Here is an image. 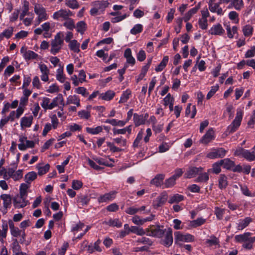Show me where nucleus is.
Masks as SVG:
<instances>
[{"label": "nucleus", "mask_w": 255, "mask_h": 255, "mask_svg": "<svg viewBox=\"0 0 255 255\" xmlns=\"http://www.w3.org/2000/svg\"><path fill=\"white\" fill-rule=\"evenodd\" d=\"M34 11L36 14L37 17L34 21V26H36L43 21H45L48 19L49 16L47 13L45 8L42 4L38 3L34 4Z\"/></svg>", "instance_id": "obj_1"}, {"label": "nucleus", "mask_w": 255, "mask_h": 255, "mask_svg": "<svg viewBox=\"0 0 255 255\" xmlns=\"http://www.w3.org/2000/svg\"><path fill=\"white\" fill-rule=\"evenodd\" d=\"M235 239L239 242L243 243V248L248 250L251 249L253 244L255 242V237H251V233L249 232L237 235Z\"/></svg>", "instance_id": "obj_2"}, {"label": "nucleus", "mask_w": 255, "mask_h": 255, "mask_svg": "<svg viewBox=\"0 0 255 255\" xmlns=\"http://www.w3.org/2000/svg\"><path fill=\"white\" fill-rule=\"evenodd\" d=\"M109 4L108 0H96L92 2L91 5L93 7L90 11V14L95 16L101 14Z\"/></svg>", "instance_id": "obj_3"}, {"label": "nucleus", "mask_w": 255, "mask_h": 255, "mask_svg": "<svg viewBox=\"0 0 255 255\" xmlns=\"http://www.w3.org/2000/svg\"><path fill=\"white\" fill-rule=\"evenodd\" d=\"M64 44V41L61 34L57 33L54 36L53 39L51 41L50 52L53 55H55L60 52Z\"/></svg>", "instance_id": "obj_4"}, {"label": "nucleus", "mask_w": 255, "mask_h": 255, "mask_svg": "<svg viewBox=\"0 0 255 255\" xmlns=\"http://www.w3.org/2000/svg\"><path fill=\"white\" fill-rule=\"evenodd\" d=\"M243 111L242 109H238L235 119L230 125L227 129V132L229 133H233L236 131L241 125L243 117Z\"/></svg>", "instance_id": "obj_5"}, {"label": "nucleus", "mask_w": 255, "mask_h": 255, "mask_svg": "<svg viewBox=\"0 0 255 255\" xmlns=\"http://www.w3.org/2000/svg\"><path fill=\"white\" fill-rule=\"evenodd\" d=\"M235 156L242 157L249 161L255 160V152H251L249 150L245 149L242 147L238 148L234 152Z\"/></svg>", "instance_id": "obj_6"}, {"label": "nucleus", "mask_w": 255, "mask_h": 255, "mask_svg": "<svg viewBox=\"0 0 255 255\" xmlns=\"http://www.w3.org/2000/svg\"><path fill=\"white\" fill-rule=\"evenodd\" d=\"M23 170L18 169L15 171L13 168H8L7 172H5L4 175V179L8 180L11 178L14 181H19L23 177Z\"/></svg>", "instance_id": "obj_7"}, {"label": "nucleus", "mask_w": 255, "mask_h": 255, "mask_svg": "<svg viewBox=\"0 0 255 255\" xmlns=\"http://www.w3.org/2000/svg\"><path fill=\"white\" fill-rule=\"evenodd\" d=\"M72 12L68 9L61 8L54 12L52 16L53 19L56 20H65L72 15Z\"/></svg>", "instance_id": "obj_8"}, {"label": "nucleus", "mask_w": 255, "mask_h": 255, "mask_svg": "<svg viewBox=\"0 0 255 255\" xmlns=\"http://www.w3.org/2000/svg\"><path fill=\"white\" fill-rule=\"evenodd\" d=\"M174 240L176 244H179L180 242H191L194 241V237L191 234H183L177 231L174 233Z\"/></svg>", "instance_id": "obj_9"}, {"label": "nucleus", "mask_w": 255, "mask_h": 255, "mask_svg": "<svg viewBox=\"0 0 255 255\" xmlns=\"http://www.w3.org/2000/svg\"><path fill=\"white\" fill-rule=\"evenodd\" d=\"M146 235L148 236L160 238L164 234V231L159 226L150 225L146 229Z\"/></svg>", "instance_id": "obj_10"}, {"label": "nucleus", "mask_w": 255, "mask_h": 255, "mask_svg": "<svg viewBox=\"0 0 255 255\" xmlns=\"http://www.w3.org/2000/svg\"><path fill=\"white\" fill-rule=\"evenodd\" d=\"M19 141L20 143L18 144V148L21 151H24L27 148H32L35 146V142L32 140H27L25 136H20Z\"/></svg>", "instance_id": "obj_11"}, {"label": "nucleus", "mask_w": 255, "mask_h": 255, "mask_svg": "<svg viewBox=\"0 0 255 255\" xmlns=\"http://www.w3.org/2000/svg\"><path fill=\"white\" fill-rule=\"evenodd\" d=\"M226 150L223 148L212 149L208 154L207 157L210 159L222 158L225 156Z\"/></svg>", "instance_id": "obj_12"}, {"label": "nucleus", "mask_w": 255, "mask_h": 255, "mask_svg": "<svg viewBox=\"0 0 255 255\" xmlns=\"http://www.w3.org/2000/svg\"><path fill=\"white\" fill-rule=\"evenodd\" d=\"M20 52L26 61L30 60H37L39 57V55L37 53L31 50H27L24 46L21 48Z\"/></svg>", "instance_id": "obj_13"}, {"label": "nucleus", "mask_w": 255, "mask_h": 255, "mask_svg": "<svg viewBox=\"0 0 255 255\" xmlns=\"http://www.w3.org/2000/svg\"><path fill=\"white\" fill-rule=\"evenodd\" d=\"M168 198L167 193L165 191L162 192L155 200L153 201L152 205L155 209L163 206L166 202Z\"/></svg>", "instance_id": "obj_14"}, {"label": "nucleus", "mask_w": 255, "mask_h": 255, "mask_svg": "<svg viewBox=\"0 0 255 255\" xmlns=\"http://www.w3.org/2000/svg\"><path fill=\"white\" fill-rule=\"evenodd\" d=\"M117 192L116 191H112L106 193L103 195H100L98 198L99 203L109 202L114 200L116 197Z\"/></svg>", "instance_id": "obj_15"}, {"label": "nucleus", "mask_w": 255, "mask_h": 255, "mask_svg": "<svg viewBox=\"0 0 255 255\" xmlns=\"http://www.w3.org/2000/svg\"><path fill=\"white\" fill-rule=\"evenodd\" d=\"M26 197L24 196L17 195L13 199V204L16 208H21L26 206L28 203Z\"/></svg>", "instance_id": "obj_16"}, {"label": "nucleus", "mask_w": 255, "mask_h": 255, "mask_svg": "<svg viewBox=\"0 0 255 255\" xmlns=\"http://www.w3.org/2000/svg\"><path fill=\"white\" fill-rule=\"evenodd\" d=\"M148 117V114L143 115H138L136 113L133 114V122L135 127H138L145 124V121Z\"/></svg>", "instance_id": "obj_17"}, {"label": "nucleus", "mask_w": 255, "mask_h": 255, "mask_svg": "<svg viewBox=\"0 0 255 255\" xmlns=\"http://www.w3.org/2000/svg\"><path fill=\"white\" fill-rule=\"evenodd\" d=\"M38 67L42 74L40 76L41 80L44 82L48 81L49 80L48 75L50 71L47 66L45 64L40 63L38 64Z\"/></svg>", "instance_id": "obj_18"}, {"label": "nucleus", "mask_w": 255, "mask_h": 255, "mask_svg": "<svg viewBox=\"0 0 255 255\" xmlns=\"http://www.w3.org/2000/svg\"><path fill=\"white\" fill-rule=\"evenodd\" d=\"M225 33V30L220 23L213 25L209 30V33L214 35H222Z\"/></svg>", "instance_id": "obj_19"}, {"label": "nucleus", "mask_w": 255, "mask_h": 255, "mask_svg": "<svg viewBox=\"0 0 255 255\" xmlns=\"http://www.w3.org/2000/svg\"><path fill=\"white\" fill-rule=\"evenodd\" d=\"M203 170V168L202 167H189L187 170L186 172L184 174V176L186 178H191L201 172Z\"/></svg>", "instance_id": "obj_20"}, {"label": "nucleus", "mask_w": 255, "mask_h": 255, "mask_svg": "<svg viewBox=\"0 0 255 255\" xmlns=\"http://www.w3.org/2000/svg\"><path fill=\"white\" fill-rule=\"evenodd\" d=\"M215 138L214 131L213 128H210L202 137L200 142L204 144H207Z\"/></svg>", "instance_id": "obj_21"}, {"label": "nucleus", "mask_w": 255, "mask_h": 255, "mask_svg": "<svg viewBox=\"0 0 255 255\" xmlns=\"http://www.w3.org/2000/svg\"><path fill=\"white\" fill-rule=\"evenodd\" d=\"M24 108L19 106L16 111H11L8 117L10 121L13 122L15 119H18L23 113Z\"/></svg>", "instance_id": "obj_22"}, {"label": "nucleus", "mask_w": 255, "mask_h": 255, "mask_svg": "<svg viewBox=\"0 0 255 255\" xmlns=\"http://www.w3.org/2000/svg\"><path fill=\"white\" fill-rule=\"evenodd\" d=\"M33 117L32 116H24L21 119L20 127L22 129L26 128H29L32 123Z\"/></svg>", "instance_id": "obj_23"}, {"label": "nucleus", "mask_w": 255, "mask_h": 255, "mask_svg": "<svg viewBox=\"0 0 255 255\" xmlns=\"http://www.w3.org/2000/svg\"><path fill=\"white\" fill-rule=\"evenodd\" d=\"M59 104L62 105L63 107L65 106L64 99L61 94H59L52 100L51 102V110L57 107Z\"/></svg>", "instance_id": "obj_24"}, {"label": "nucleus", "mask_w": 255, "mask_h": 255, "mask_svg": "<svg viewBox=\"0 0 255 255\" xmlns=\"http://www.w3.org/2000/svg\"><path fill=\"white\" fill-rule=\"evenodd\" d=\"M41 27L43 31V36L44 38H48L51 37V33L49 32L51 29V24L50 22L47 21L43 23Z\"/></svg>", "instance_id": "obj_25"}, {"label": "nucleus", "mask_w": 255, "mask_h": 255, "mask_svg": "<svg viewBox=\"0 0 255 255\" xmlns=\"http://www.w3.org/2000/svg\"><path fill=\"white\" fill-rule=\"evenodd\" d=\"M197 113L196 108L195 106H192L191 103H189L185 110V116L187 117H190L193 119L195 117Z\"/></svg>", "instance_id": "obj_26"}, {"label": "nucleus", "mask_w": 255, "mask_h": 255, "mask_svg": "<svg viewBox=\"0 0 255 255\" xmlns=\"http://www.w3.org/2000/svg\"><path fill=\"white\" fill-rule=\"evenodd\" d=\"M252 222V219L249 217H246L244 219H240L238 221L237 229L242 230L247 227L249 224Z\"/></svg>", "instance_id": "obj_27"}, {"label": "nucleus", "mask_w": 255, "mask_h": 255, "mask_svg": "<svg viewBox=\"0 0 255 255\" xmlns=\"http://www.w3.org/2000/svg\"><path fill=\"white\" fill-rule=\"evenodd\" d=\"M103 224L108 225L110 227H116L118 228L122 226V223L119 219H110L108 220L104 221Z\"/></svg>", "instance_id": "obj_28"}, {"label": "nucleus", "mask_w": 255, "mask_h": 255, "mask_svg": "<svg viewBox=\"0 0 255 255\" xmlns=\"http://www.w3.org/2000/svg\"><path fill=\"white\" fill-rule=\"evenodd\" d=\"M124 57L126 58L127 63L130 64L131 66L134 65L135 60L132 56L131 50L130 48H127L126 49L124 52Z\"/></svg>", "instance_id": "obj_29"}, {"label": "nucleus", "mask_w": 255, "mask_h": 255, "mask_svg": "<svg viewBox=\"0 0 255 255\" xmlns=\"http://www.w3.org/2000/svg\"><path fill=\"white\" fill-rule=\"evenodd\" d=\"M13 32V27L9 26L6 29H4L1 33H0V41L3 40L4 38L8 39L12 35Z\"/></svg>", "instance_id": "obj_30"}, {"label": "nucleus", "mask_w": 255, "mask_h": 255, "mask_svg": "<svg viewBox=\"0 0 255 255\" xmlns=\"http://www.w3.org/2000/svg\"><path fill=\"white\" fill-rule=\"evenodd\" d=\"M132 126L129 125L126 128L121 129H118L116 128H113V131L114 135H118V134H125L127 132H128V134H130L131 132Z\"/></svg>", "instance_id": "obj_31"}, {"label": "nucleus", "mask_w": 255, "mask_h": 255, "mask_svg": "<svg viewBox=\"0 0 255 255\" xmlns=\"http://www.w3.org/2000/svg\"><path fill=\"white\" fill-rule=\"evenodd\" d=\"M70 104L75 105L78 107H80V100L79 97L75 95L69 96L67 98L66 105Z\"/></svg>", "instance_id": "obj_32"}, {"label": "nucleus", "mask_w": 255, "mask_h": 255, "mask_svg": "<svg viewBox=\"0 0 255 255\" xmlns=\"http://www.w3.org/2000/svg\"><path fill=\"white\" fill-rule=\"evenodd\" d=\"M29 10V3L26 0H24L22 2V12L19 15V19L20 20L23 19L26 15L28 14Z\"/></svg>", "instance_id": "obj_33"}, {"label": "nucleus", "mask_w": 255, "mask_h": 255, "mask_svg": "<svg viewBox=\"0 0 255 255\" xmlns=\"http://www.w3.org/2000/svg\"><path fill=\"white\" fill-rule=\"evenodd\" d=\"M164 177L165 175L163 174H157L150 181V184L156 187L160 186L163 183Z\"/></svg>", "instance_id": "obj_34"}, {"label": "nucleus", "mask_w": 255, "mask_h": 255, "mask_svg": "<svg viewBox=\"0 0 255 255\" xmlns=\"http://www.w3.org/2000/svg\"><path fill=\"white\" fill-rule=\"evenodd\" d=\"M115 96V92L112 90H108L100 94L99 98L105 101L111 100Z\"/></svg>", "instance_id": "obj_35"}, {"label": "nucleus", "mask_w": 255, "mask_h": 255, "mask_svg": "<svg viewBox=\"0 0 255 255\" xmlns=\"http://www.w3.org/2000/svg\"><path fill=\"white\" fill-rule=\"evenodd\" d=\"M173 243V237L171 230H169L163 240V244L166 247L170 246Z\"/></svg>", "instance_id": "obj_36"}, {"label": "nucleus", "mask_w": 255, "mask_h": 255, "mask_svg": "<svg viewBox=\"0 0 255 255\" xmlns=\"http://www.w3.org/2000/svg\"><path fill=\"white\" fill-rule=\"evenodd\" d=\"M228 185L227 176L224 174H221L218 179V186L220 189H225Z\"/></svg>", "instance_id": "obj_37"}, {"label": "nucleus", "mask_w": 255, "mask_h": 255, "mask_svg": "<svg viewBox=\"0 0 255 255\" xmlns=\"http://www.w3.org/2000/svg\"><path fill=\"white\" fill-rule=\"evenodd\" d=\"M221 163L223 168L232 170L234 167V162L229 158H225L221 160Z\"/></svg>", "instance_id": "obj_38"}, {"label": "nucleus", "mask_w": 255, "mask_h": 255, "mask_svg": "<svg viewBox=\"0 0 255 255\" xmlns=\"http://www.w3.org/2000/svg\"><path fill=\"white\" fill-rule=\"evenodd\" d=\"M169 60L168 56H164L160 63L155 67V70L156 72L162 71L167 65Z\"/></svg>", "instance_id": "obj_39"}, {"label": "nucleus", "mask_w": 255, "mask_h": 255, "mask_svg": "<svg viewBox=\"0 0 255 255\" xmlns=\"http://www.w3.org/2000/svg\"><path fill=\"white\" fill-rule=\"evenodd\" d=\"M219 240L214 236H211L205 241L206 245L208 247L219 245Z\"/></svg>", "instance_id": "obj_40"}, {"label": "nucleus", "mask_w": 255, "mask_h": 255, "mask_svg": "<svg viewBox=\"0 0 255 255\" xmlns=\"http://www.w3.org/2000/svg\"><path fill=\"white\" fill-rule=\"evenodd\" d=\"M49 168L50 165L49 164H46L44 166H42L41 164H38L36 165L39 175H42L46 173L49 170Z\"/></svg>", "instance_id": "obj_41"}, {"label": "nucleus", "mask_w": 255, "mask_h": 255, "mask_svg": "<svg viewBox=\"0 0 255 255\" xmlns=\"http://www.w3.org/2000/svg\"><path fill=\"white\" fill-rule=\"evenodd\" d=\"M183 200H184L183 196L178 194H174V195L171 196L169 197L168 202L170 204H173L174 203H179V202L183 201Z\"/></svg>", "instance_id": "obj_42"}, {"label": "nucleus", "mask_w": 255, "mask_h": 255, "mask_svg": "<svg viewBox=\"0 0 255 255\" xmlns=\"http://www.w3.org/2000/svg\"><path fill=\"white\" fill-rule=\"evenodd\" d=\"M37 178V173L34 171L28 172L24 176L25 181L28 184H30L32 181L34 180Z\"/></svg>", "instance_id": "obj_43"}, {"label": "nucleus", "mask_w": 255, "mask_h": 255, "mask_svg": "<svg viewBox=\"0 0 255 255\" xmlns=\"http://www.w3.org/2000/svg\"><path fill=\"white\" fill-rule=\"evenodd\" d=\"M69 43V47L71 50L73 51L75 53L79 52L80 44L76 40H72Z\"/></svg>", "instance_id": "obj_44"}, {"label": "nucleus", "mask_w": 255, "mask_h": 255, "mask_svg": "<svg viewBox=\"0 0 255 255\" xmlns=\"http://www.w3.org/2000/svg\"><path fill=\"white\" fill-rule=\"evenodd\" d=\"M85 225L79 222L77 224H74L72 226L71 228V231L73 233L74 235H75L78 232L82 230L84 227Z\"/></svg>", "instance_id": "obj_45"}, {"label": "nucleus", "mask_w": 255, "mask_h": 255, "mask_svg": "<svg viewBox=\"0 0 255 255\" xmlns=\"http://www.w3.org/2000/svg\"><path fill=\"white\" fill-rule=\"evenodd\" d=\"M206 222V219L203 218H198L196 220L190 222V226L193 228H196L204 224Z\"/></svg>", "instance_id": "obj_46"}, {"label": "nucleus", "mask_w": 255, "mask_h": 255, "mask_svg": "<svg viewBox=\"0 0 255 255\" xmlns=\"http://www.w3.org/2000/svg\"><path fill=\"white\" fill-rule=\"evenodd\" d=\"M131 233L136 234L138 236H143L146 234V229L144 230L143 228L137 226L131 227Z\"/></svg>", "instance_id": "obj_47"}, {"label": "nucleus", "mask_w": 255, "mask_h": 255, "mask_svg": "<svg viewBox=\"0 0 255 255\" xmlns=\"http://www.w3.org/2000/svg\"><path fill=\"white\" fill-rule=\"evenodd\" d=\"M102 126H98L95 128L87 127L86 128V131L92 134H97L103 131Z\"/></svg>", "instance_id": "obj_48"}, {"label": "nucleus", "mask_w": 255, "mask_h": 255, "mask_svg": "<svg viewBox=\"0 0 255 255\" xmlns=\"http://www.w3.org/2000/svg\"><path fill=\"white\" fill-rule=\"evenodd\" d=\"M63 26L69 30H73L75 28L74 20L70 17L65 20V22L63 23Z\"/></svg>", "instance_id": "obj_49"}, {"label": "nucleus", "mask_w": 255, "mask_h": 255, "mask_svg": "<svg viewBox=\"0 0 255 255\" xmlns=\"http://www.w3.org/2000/svg\"><path fill=\"white\" fill-rule=\"evenodd\" d=\"M42 108L44 110H51L50 99L47 97L42 98V102L41 103Z\"/></svg>", "instance_id": "obj_50"}, {"label": "nucleus", "mask_w": 255, "mask_h": 255, "mask_svg": "<svg viewBox=\"0 0 255 255\" xmlns=\"http://www.w3.org/2000/svg\"><path fill=\"white\" fill-rule=\"evenodd\" d=\"M56 79L61 83H64L66 79L65 76L63 74V68H58L56 71Z\"/></svg>", "instance_id": "obj_51"}, {"label": "nucleus", "mask_w": 255, "mask_h": 255, "mask_svg": "<svg viewBox=\"0 0 255 255\" xmlns=\"http://www.w3.org/2000/svg\"><path fill=\"white\" fill-rule=\"evenodd\" d=\"M131 95V91L127 89L125 91H124L120 98L119 101L120 103H124L127 102V101L129 98L130 96Z\"/></svg>", "instance_id": "obj_52"}, {"label": "nucleus", "mask_w": 255, "mask_h": 255, "mask_svg": "<svg viewBox=\"0 0 255 255\" xmlns=\"http://www.w3.org/2000/svg\"><path fill=\"white\" fill-rule=\"evenodd\" d=\"M1 199L3 201V207L7 208L11 204V198L10 195L7 194H2L0 196Z\"/></svg>", "instance_id": "obj_53"}, {"label": "nucleus", "mask_w": 255, "mask_h": 255, "mask_svg": "<svg viewBox=\"0 0 255 255\" xmlns=\"http://www.w3.org/2000/svg\"><path fill=\"white\" fill-rule=\"evenodd\" d=\"M226 28L228 37L230 38H233L235 34L237 32V27L234 26L231 28L229 25H227Z\"/></svg>", "instance_id": "obj_54"}, {"label": "nucleus", "mask_w": 255, "mask_h": 255, "mask_svg": "<svg viewBox=\"0 0 255 255\" xmlns=\"http://www.w3.org/2000/svg\"><path fill=\"white\" fill-rule=\"evenodd\" d=\"M111 14V15H112L113 16H116L115 17H113L111 19L112 22L113 23L119 22L123 20L125 18H126L127 16V15L126 14L117 16V15L119 14V13L115 12H113Z\"/></svg>", "instance_id": "obj_55"}, {"label": "nucleus", "mask_w": 255, "mask_h": 255, "mask_svg": "<svg viewBox=\"0 0 255 255\" xmlns=\"http://www.w3.org/2000/svg\"><path fill=\"white\" fill-rule=\"evenodd\" d=\"M65 5L71 9L79 8V5L76 0H65Z\"/></svg>", "instance_id": "obj_56"}, {"label": "nucleus", "mask_w": 255, "mask_h": 255, "mask_svg": "<svg viewBox=\"0 0 255 255\" xmlns=\"http://www.w3.org/2000/svg\"><path fill=\"white\" fill-rule=\"evenodd\" d=\"M201 173H199V176L196 179L195 181L197 182H206L209 178L208 173L207 172Z\"/></svg>", "instance_id": "obj_57"}, {"label": "nucleus", "mask_w": 255, "mask_h": 255, "mask_svg": "<svg viewBox=\"0 0 255 255\" xmlns=\"http://www.w3.org/2000/svg\"><path fill=\"white\" fill-rule=\"evenodd\" d=\"M77 201L78 203H79L82 206H85L86 205L89 201V198L87 196L85 195H80L77 196Z\"/></svg>", "instance_id": "obj_58"}, {"label": "nucleus", "mask_w": 255, "mask_h": 255, "mask_svg": "<svg viewBox=\"0 0 255 255\" xmlns=\"http://www.w3.org/2000/svg\"><path fill=\"white\" fill-rule=\"evenodd\" d=\"M113 140L115 143H117L121 147H125L127 146V140L122 136L115 138Z\"/></svg>", "instance_id": "obj_59"}, {"label": "nucleus", "mask_w": 255, "mask_h": 255, "mask_svg": "<svg viewBox=\"0 0 255 255\" xmlns=\"http://www.w3.org/2000/svg\"><path fill=\"white\" fill-rule=\"evenodd\" d=\"M77 31L83 34L86 29V24L84 21H80L76 24Z\"/></svg>", "instance_id": "obj_60"}, {"label": "nucleus", "mask_w": 255, "mask_h": 255, "mask_svg": "<svg viewBox=\"0 0 255 255\" xmlns=\"http://www.w3.org/2000/svg\"><path fill=\"white\" fill-rule=\"evenodd\" d=\"M143 30V26L141 24H136L131 29L130 32L131 34L136 35L140 33Z\"/></svg>", "instance_id": "obj_61"}, {"label": "nucleus", "mask_w": 255, "mask_h": 255, "mask_svg": "<svg viewBox=\"0 0 255 255\" xmlns=\"http://www.w3.org/2000/svg\"><path fill=\"white\" fill-rule=\"evenodd\" d=\"M231 4L237 10H240L244 6L243 0H232Z\"/></svg>", "instance_id": "obj_62"}, {"label": "nucleus", "mask_w": 255, "mask_h": 255, "mask_svg": "<svg viewBox=\"0 0 255 255\" xmlns=\"http://www.w3.org/2000/svg\"><path fill=\"white\" fill-rule=\"evenodd\" d=\"M19 14V10L18 8L15 9L14 11L9 15V19L11 22H13L17 20Z\"/></svg>", "instance_id": "obj_63"}, {"label": "nucleus", "mask_w": 255, "mask_h": 255, "mask_svg": "<svg viewBox=\"0 0 255 255\" xmlns=\"http://www.w3.org/2000/svg\"><path fill=\"white\" fill-rule=\"evenodd\" d=\"M253 27L250 25H246L243 28V31L245 36H250L253 33Z\"/></svg>", "instance_id": "obj_64"}]
</instances>
